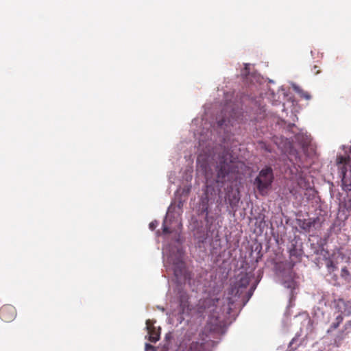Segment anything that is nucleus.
I'll return each instance as SVG.
<instances>
[{
  "mask_svg": "<svg viewBox=\"0 0 351 351\" xmlns=\"http://www.w3.org/2000/svg\"><path fill=\"white\" fill-rule=\"evenodd\" d=\"M182 266H184V263L181 261L178 263V267H182Z\"/></svg>",
  "mask_w": 351,
  "mask_h": 351,
  "instance_id": "nucleus-22",
  "label": "nucleus"
},
{
  "mask_svg": "<svg viewBox=\"0 0 351 351\" xmlns=\"http://www.w3.org/2000/svg\"><path fill=\"white\" fill-rule=\"evenodd\" d=\"M250 284V278L247 274L243 275L240 277L239 280L236 282L234 287L232 289V294L235 292V295H239V292H242L241 289H245Z\"/></svg>",
  "mask_w": 351,
  "mask_h": 351,
  "instance_id": "nucleus-6",
  "label": "nucleus"
},
{
  "mask_svg": "<svg viewBox=\"0 0 351 351\" xmlns=\"http://www.w3.org/2000/svg\"><path fill=\"white\" fill-rule=\"evenodd\" d=\"M189 351H208L203 343L198 342H192L190 345Z\"/></svg>",
  "mask_w": 351,
  "mask_h": 351,
  "instance_id": "nucleus-7",
  "label": "nucleus"
},
{
  "mask_svg": "<svg viewBox=\"0 0 351 351\" xmlns=\"http://www.w3.org/2000/svg\"><path fill=\"white\" fill-rule=\"evenodd\" d=\"M274 180L272 169L267 167L263 169L258 173V176L254 180V184L256 185L259 192L263 193L267 189Z\"/></svg>",
  "mask_w": 351,
  "mask_h": 351,
  "instance_id": "nucleus-2",
  "label": "nucleus"
},
{
  "mask_svg": "<svg viewBox=\"0 0 351 351\" xmlns=\"http://www.w3.org/2000/svg\"><path fill=\"white\" fill-rule=\"evenodd\" d=\"M289 252L290 263L291 266L293 267L297 263L300 262L303 250L300 248H298L295 244H292Z\"/></svg>",
  "mask_w": 351,
  "mask_h": 351,
  "instance_id": "nucleus-5",
  "label": "nucleus"
},
{
  "mask_svg": "<svg viewBox=\"0 0 351 351\" xmlns=\"http://www.w3.org/2000/svg\"><path fill=\"white\" fill-rule=\"evenodd\" d=\"M299 226L306 230V231H308L310 230V228L312 227V226L313 225V222L310 221V220H300V222H299Z\"/></svg>",
  "mask_w": 351,
  "mask_h": 351,
  "instance_id": "nucleus-8",
  "label": "nucleus"
},
{
  "mask_svg": "<svg viewBox=\"0 0 351 351\" xmlns=\"http://www.w3.org/2000/svg\"><path fill=\"white\" fill-rule=\"evenodd\" d=\"M350 160V158L349 156H339L337 158V162L339 165H346L348 164Z\"/></svg>",
  "mask_w": 351,
  "mask_h": 351,
  "instance_id": "nucleus-13",
  "label": "nucleus"
},
{
  "mask_svg": "<svg viewBox=\"0 0 351 351\" xmlns=\"http://www.w3.org/2000/svg\"><path fill=\"white\" fill-rule=\"evenodd\" d=\"M158 226V222L156 221H152L149 223V228L154 230Z\"/></svg>",
  "mask_w": 351,
  "mask_h": 351,
  "instance_id": "nucleus-16",
  "label": "nucleus"
},
{
  "mask_svg": "<svg viewBox=\"0 0 351 351\" xmlns=\"http://www.w3.org/2000/svg\"><path fill=\"white\" fill-rule=\"evenodd\" d=\"M203 209L204 210V211H206V212H207L208 208H207V206H206L205 208H203Z\"/></svg>",
  "mask_w": 351,
  "mask_h": 351,
  "instance_id": "nucleus-24",
  "label": "nucleus"
},
{
  "mask_svg": "<svg viewBox=\"0 0 351 351\" xmlns=\"http://www.w3.org/2000/svg\"><path fill=\"white\" fill-rule=\"evenodd\" d=\"M16 315V309L12 305H4L0 308V317L5 322H10L13 320Z\"/></svg>",
  "mask_w": 351,
  "mask_h": 351,
  "instance_id": "nucleus-3",
  "label": "nucleus"
},
{
  "mask_svg": "<svg viewBox=\"0 0 351 351\" xmlns=\"http://www.w3.org/2000/svg\"><path fill=\"white\" fill-rule=\"evenodd\" d=\"M283 285L285 287L291 289V291H293L296 287V282L292 278L285 280Z\"/></svg>",
  "mask_w": 351,
  "mask_h": 351,
  "instance_id": "nucleus-11",
  "label": "nucleus"
},
{
  "mask_svg": "<svg viewBox=\"0 0 351 351\" xmlns=\"http://www.w3.org/2000/svg\"><path fill=\"white\" fill-rule=\"evenodd\" d=\"M215 170L217 183L223 184L238 173L239 162L229 151L223 150L219 154Z\"/></svg>",
  "mask_w": 351,
  "mask_h": 351,
  "instance_id": "nucleus-1",
  "label": "nucleus"
},
{
  "mask_svg": "<svg viewBox=\"0 0 351 351\" xmlns=\"http://www.w3.org/2000/svg\"><path fill=\"white\" fill-rule=\"evenodd\" d=\"M162 231H163L164 234H169V233H170V230H169V228L165 226H163Z\"/></svg>",
  "mask_w": 351,
  "mask_h": 351,
  "instance_id": "nucleus-19",
  "label": "nucleus"
},
{
  "mask_svg": "<svg viewBox=\"0 0 351 351\" xmlns=\"http://www.w3.org/2000/svg\"><path fill=\"white\" fill-rule=\"evenodd\" d=\"M313 72L315 74H319L320 73V70L318 69V66L315 65L314 67H313Z\"/></svg>",
  "mask_w": 351,
  "mask_h": 351,
  "instance_id": "nucleus-20",
  "label": "nucleus"
},
{
  "mask_svg": "<svg viewBox=\"0 0 351 351\" xmlns=\"http://www.w3.org/2000/svg\"><path fill=\"white\" fill-rule=\"evenodd\" d=\"M350 189L351 190V183L350 184Z\"/></svg>",
  "mask_w": 351,
  "mask_h": 351,
  "instance_id": "nucleus-27",
  "label": "nucleus"
},
{
  "mask_svg": "<svg viewBox=\"0 0 351 351\" xmlns=\"http://www.w3.org/2000/svg\"><path fill=\"white\" fill-rule=\"evenodd\" d=\"M154 322L151 319L146 321V329L149 335V340L152 343H156L160 339V328H156L154 326Z\"/></svg>",
  "mask_w": 351,
  "mask_h": 351,
  "instance_id": "nucleus-4",
  "label": "nucleus"
},
{
  "mask_svg": "<svg viewBox=\"0 0 351 351\" xmlns=\"http://www.w3.org/2000/svg\"><path fill=\"white\" fill-rule=\"evenodd\" d=\"M349 152H350V154H351V146H350V148L349 149Z\"/></svg>",
  "mask_w": 351,
  "mask_h": 351,
  "instance_id": "nucleus-25",
  "label": "nucleus"
},
{
  "mask_svg": "<svg viewBox=\"0 0 351 351\" xmlns=\"http://www.w3.org/2000/svg\"><path fill=\"white\" fill-rule=\"evenodd\" d=\"M224 121H224L223 119H222L221 121H219L218 122V124H219V125H222L223 124Z\"/></svg>",
  "mask_w": 351,
  "mask_h": 351,
  "instance_id": "nucleus-21",
  "label": "nucleus"
},
{
  "mask_svg": "<svg viewBox=\"0 0 351 351\" xmlns=\"http://www.w3.org/2000/svg\"><path fill=\"white\" fill-rule=\"evenodd\" d=\"M326 266L328 269H330V268H332V271L337 269V267L334 264L333 261L330 260L328 261Z\"/></svg>",
  "mask_w": 351,
  "mask_h": 351,
  "instance_id": "nucleus-15",
  "label": "nucleus"
},
{
  "mask_svg": "<svg viewBox=\"0 0 351 351\" xmlns=\"http://www.w3.org/2000/svg\"><path fill=\"white\" fill-rule=\"evenodd\" d=\"M342 321H343V316L341 315H338L335 319V322L332 324L331 328L333 330L336 329L339 326V324L342 322Z\"/></svg>",
  "mask_w": 351,
  "mask_h": 351,
  "instance_id": "nucleus-14",
  "label": "nucleus"
},
{
  "mask_svg": "<svg viewBox=\"0 0 351 351\" xmlns=\"http://www.w3.org/2000/svg\"><path fill=\"white\" fill-rule=\"evenodd\" d=\"M149 350L154 351L155 347L149 343H146L145 344V350L147 351Z\"/></svg>",
  "mask_w": 351,
  "mask_h": 351,
  "instance_id": "nucleus-17",
  "label": "nucleus"
},
{
  "mask_svg": "<svg viewBox=\"0 0 351 351\" xmlns=\"http://www.w3.org/2000/svg\"><path fill=\"white\" fill-rule=\"evenodd\" d=\"M245 69H247V64H246V65H245Z\"/></svg>",
  "mask_w": 351,
  "mask_h": 351,
  "instance_id": "nucleus-26",
  "label": "nucleus"
},
{
  "mask_svg": "<svg viewBox=\"0 0 351 351\" xmlns=\"http://www.w3.org/2000/svg\"><path fill=\"white\" fill-rule=\"evenodd\" d=\"M227 199L229 202V204L231 206H235L238 202L239 201L240 199V197H239V193H237V194L234 193L233 195H232V198L230 197V194H227Z\"/></svg>",
  "mask_w": 351,
  "mask_h": 351,
  "instance_id": "nucleus-10",
  "label": "nucleus"
},
{
  "mask_svg": "<svg viewBox=\"0 0 351 351\" xmlns=\"http://www.w3.org/2000/svg\"><path fill=\"white\" fill-rule=\"evenodd\" d=\"M265 149H266L267 152H271V149H269V148H267V147H265Z\"/></svg>",
  "mask_w": 351,
  "mask_h": 351,
  "instance_id": "nucleus-23",
  "label": "nucleus"
},
{
  "mask_svg": "<svg viewBox=\"0 0 351 351\" xmlns=\"http://www.w3.org/2000/svg\"><path fill=\"white\" fill-rule=\"evenodd\" d=\"M294 90L301 97H302L306 100L311 99V96L308 92L304 90L303 89H302L299 87H295Z\"/></svg>",
  "mask_w": 351,
  "mask_h": 351,
  "instance_id": "nucleus-9",
  "label": "nucleus"
},
{
  "mask_svg": "<svg viewBox=\"0 0 351 351\" xmlns=\"http://www.w3.org/2000/svg\"><path fill=\"white\" fill-rule=\"evenodd\" d=\"M342 182L344 185L347 186V181L346 179V172L343 171V178H342Z\"/></svg>",
  "mask_w": 351,
  "mask_h": 351,
  "instance_id": "nucleus-18",
  "label": "nucleus"
},
{
  "mask_svg": "<svg viewBox=\"0 0 351 351\" xmlns=\"http://www.w3.org/2000/svg\"><path fill=\"white\" fill-rule=\"evenodd\" d=\"M341 277L343 278L346 281H350V274L348 270L346 267H344L341 270Z\"/></svg>",
  "mask_w": 351,
  "mask_h": 351,
  "instance_id": "nucleus-12",
  "label": "nucleus"
}]
</instances>
